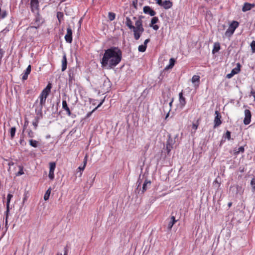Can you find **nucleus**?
I'll use <instances>...</instances> for the list:
<instances>
[{
	"instance_id": "nucleus-52",
	"label": "nucleus",
	"mask_w": 255,
	"mask_h": 255,
	"mask_svg": "<svg viewBox=\"0 0 255 255\" xmlns=\"http://www.w3.org/2000/svg\"><path fill=\"white\" fill-rule=\"evenodd\" d=\"M64 255H67V250L65 249V252Z\"/></svg>"
},
{
	"instance_id": "nucleus-51",
	"label": "nucleus",
	"mask_w": 255,
	"mask_h": 255,
	"mask_svg": "<svg viewBox=\"0 0 255 255\" xmlns=\"http://www.w3.org/2000/svg\"><path fill=\"white\" fill-rule=\"evenodd\" d=\"M137 183L138 184L137 187H138L141 184V182H140L139 180H138Z\"/></svg>"
},
{
	"instance_id": "nucleus-43",
	"label": "nucleus",
	"mask_w": 255,
	"mask_h": 255,
	"mask_svg": "<svg viewBox=\"0 0 255 255\" xmlns=\"http://www.w3.org/2000/svg\"><path fill=\"white\" fill-rule=\"evenodd\" d=\"M198 127V124H193V125H192V129H194L195 131L197 129Z\"/></svg>"
},
{
	"instance_id": "nucleus-5",
	"label": "nucleus",
	"mask_w": 255,
	"mask_h": 255,
	"mask_svg": "<svg viewBox=\"0 0 255 255\" xmlns=\"http://www.w3.org/2000/svg\"><path fill=\"white\" fill-rule=\"evenodd\" d=\"M239 23L236 21H233L230 25L229 28L225 32L227 36H231L234 32L236 29L238 27Z\"/></svg>"
},
{
	"instance_id": "nucleus-27",
	"label": "nucleus",
	"mask_w": 255,
	"mask_h": 255,
	"mask_svg": "<svg viewBox=\"0 0 255 255\" xmlns=\"http://www.w3.org/2000/svg\"><path fill=\"white\" fill-rule=\"evenodd\" d=\"M29 142V144L33 147H37L38 145V142L35 140L30 139Z\"/></svg>"
},
{
	"instance_id": "nucleus-26",
	"label": "nucleus",
	"mask_w": 255,
	"mask_h": 255,
	"mask_svg": "<svg viewBox=\"0 0 255 255\" xmlns=\"http://www.w3.org/2000/svg\"><path fill=\"white\" fill-rule=\"evenodd\" d=\"M51 188H49L46 192H45L44 195V200L46 201L48 200L50 193H51Z\"/></svg>"
},
{
	"instance_id": "nucleus-10",
	"label": "nucleus",
	"mask_w": 255,
	"mask_h": 255,
	"mask_svg": "<svg viewBox=\"0 0 255 255\" xmlns=\"http://www.w3.org/2000/svg\"><path fill=\"white\" fill-rule=\"evenodd\" d=\"M143 10L144 13L148 14L150 16H154L156 12L152 10L149 6H145L143 7Z\"/></svg>"
},
{
	"instance_id": "nucleus-45",
	"label": "nucleus",
	"mask_w": 255,
	"mask_h": 255,
	"mask_svg": "<svg viewBox=\"0 0 255 255\" xmlns=\"http://www.w3.org/2000/svg\"><path fill=\"white\" fill-rule=\"evenodd\" d=\"M104 100H102L100 103V104L98 105V106L97 107L95 108V109L93 111H95V110L97 109L99 107H100L103 103Z\"/></svg>"
},
{
	"instance_id": "nucleus-46",
	"label": "nucleus",
	"mask_w": 255,
	"mask_h": 255,
	"mask_svg": "<svg viewBox=\"0 0 255 255\" xmlns=\"http://www.w3.org/2000/svg\"><path fill=\"white\" fill-rule=\"evenodd\" d=\"M163 2L161 0H156V3H157L159 5L162 6Z\"/></svg>"
},
{
	"instance_id": "nucleus-40",
	"label": "nucleus",
	"mask_w": 255,
	"mask_h": 255,
	"mask_svg": "<svg viewBox=\"0 0 255 255\" xmlns=\"http://www.w3.org/2000/svg\"><path fill=\"white\" fill-rule=\"evenodd\" d=\"M48 176L51 180H53L54 178V172L49 171Z\"/></svg>"
},
{
	"instance_id": "nucleus-18",
	"label": "nucleus",
	"mask_w": 255,
	"mask_h": 255,
	"mask_svg": "<svg viewBox=\"0 0 255 255\" xmlns=\"http://www.w3.org/2000/svg\"><path fill=\"white\" fill-rule=\"evenodd\" d=\"M67 68V59L66 55L64 54L63 56V58L62 60V71H64L66 70Z\"/></svg>"
},
{
	"instance_id": "nucleus-28",
	"label": "nucleus",
	"mask_w": 255,
	"mask_h": 255,
	"mask_svg": "<svg viewBox=\"0 0 255 255\" xmlns=\"http://www.w3.org/2000/svg\"><path fill=\"white\" fill-rule=\"evenodd\" d=\"M13 195L10 193L8 194L6 198V207H7V209L9 208V204L10 202L11 199L12 198Z\"/></svg>"
},
{
	"instance_id": "nucleus-33",
	"label": "nucleus",
	"mask_w": 255,
	"mask_h": 255,
	"mask_svg": "<svg viewBox=\"0 0 255 255\" xmlns=\"http://www.w3.org/2000/svg\"><path fill=\"white\" fill-rule=\"evenodd\" d=\"M200 81V77L198 75H194L192 78V82L195 83L196 82L199 83Z\"/></svg>"
},
{
	"instance_id": "nucleus-6",
	"label": "nucleus",
	"mask_w": 255,
	"mask_h": 255,
	"mask_svg": "<svg viewBox=\"0 0 255 255\" xmlns=\"http://www.w3.org/2000/svg\"><path fill=\"white\" fill-rule=\"evenodd\" d=\"M215 117L214 119V128H216L218 127H219L221 124L222 122L221 120V116L220 115V113L218 111H216L215 112Z\"/></svg>"
},
{
	"instance_id": "nucleus-25",
	"label": "nucleus",
	"mask_w": 255,
	"mask_h": 255,
	"mask_svg": "<svg viewBox=\"0 0 255 255\" xmlns=\"http://www.w3.org/2000/svg\"><path fill=\"white\" fill-rule=\"evenodd\" d=\"M175 61L174 58H170L169 60V64L166 67V69H171L174 65Z\"/></svg>"
},
{
	"instance_id": "nucleus-7",
	"label": "nucleus",
	"mask_w": 255,
	"mask_h": 255,
	"mask_svg": "<svg viewBox=\"0 0 255 255\" xmlns=\"http://www.w3.org/2000/svg\"><path fill=\"white\" fill-rule=\"evenodd\" d=\"M245 118L244 120V123L245 125H249L251 121V113L249 110L246 109L245 110Z\"/></svg>"
},
{
	"instance_id": "nucleus-22",
	"label": "nucleus",
	"mask_w": 255,
	"mask_h": 255,
	"mask_svg": "<svg viewBox=\"0 0 255 255\" xmlns=\"http://www.w3.org/2000/svg\"><path fill=\"white\" fill-rule=\"evenodd\" d=\"M220 49V45L218 42L215 43L214 44L213 49L212 50V53L213 54L218 52Z\"/></svg>"
},
{
	"instance_id": "nucleus-50",
	"label": "nucleus",
	"mask_w": 255,
	"mask_h": 255,
	"mask_svg": "<svg viewBox=\"0 0 255 255\" xmlns=\"http://www.w3.org/2000/svg\"><path fill=\"white\" fill-rule=\"evenodd\" d=\"M149 41H150L149 39H146L144 42L143 45L147 46V44L149 42Z\"/></svg>"
},
{
	"instance_id": "nucleus-34",
	"label": "nucleus",
	"mask_w": 255,
	"mask_h": 255,
	"mask_svg": "<svg viewBox=\"0 0 255 255\" xmlns=\"http://www.w3.org/2000/svg\"><path fill=\"white\" fill-rule=\"evenodd\" d=\"M147 46H145V45L142 44L138 46V50L139 52H143L146 50Z\"/></svg>"
},
{
	"instance_id": "nucleus-17",
	"label": "nucleus",
	"mask_w": 255,
	"mask_h": 255,
	"mask_svg": "<svg viewBox=\"0 0 255 255\" xmlns=\"http://www.w3.org/2000/svg\"><path fill=\"white\" fill-rule=\"evenodd\" d=\"M172 6V2L169 0H165L163 2L162 6L165 9H168L171 8Z\"/></svg>"
},
{
	"instance_id": "nucleus-39",
	"label": "nucleus",
	"mask_w": 255,
	"mask_h": 255,
	"mask_svg": "<svg viewBox=\"0 0 255 255\" xmlns=\"http://www.w3.org/2000/svg\"><path fill=\"white\" fill-rule=\"evenodd\" d=\"M38 119H35V120L34 121H33L32 122V125H33V126L34 127V128L35 129H36L37 128V127L38 126Z\"/></svg>"
},
{
	"instance_id": "nucleus-2",
	"label": "nucleus",
	"mask_w": 255,
	"mask_h": 255,
	"mask_svg": "<svg viewBox=\"0 0 255 255\" xmlns=\"http://www.w3.org/2000/svg\"><path fill=\"white\" fill-rule=\"evenodd\" d=\"M126 24L130 29H132L134 39L135 40H138L141 34L144 31L142 20L141 19L136 20L135 22V26H133V23L130 18L127 17Z\"/></svg>"
},
{
	"instance_id": "nucleus-21",
	"label": "nucleus",
	"mask_w": 255,
	"mask_h": 255,
	"mask_svg": "<svg viewBox=\"0 0 255 255\" xmlns=\"http://www.w3.org/2000/svg\"><path fill=\"white\" fill-rule=\"evenodd\" d=\"M177 222V220H175V218L174 216H172L171 217V220L168 224V229H171L174 224Z\"/></svg>"
},
{
	"instance_id": "nucleus-59",
	"label": "nucleus",
	"mask_w": 255,
	"mask_h": 255,
	"mask_svg": "<svg viewBox=\"0 0 255 255\" xmlns=\"http://www.w3.org/2000/svg\"><path fill=\"white\" fill-rule=\"evenodd\" d=\"M168 114L166 115V118H167L168 117Z\"/></svg>"
},
{
	"instance_id": "nucleus-36",
	"label": "nucleus",
	"mask_w": 255,
	"mask_h": 255,
	"mask_svg": "<svg viewBox=\"0 0 255 255\" xmlns=\"http://www.w3.org/2000/svg\"><path fill=\"white\" fill-rule=\"evenodd\" d=\"M251 47L253 53L255 52V41H253L251 43Z\"/></svg>"
},
{
	"instance_id": "nucleus-38",
	"label": "nucleus",
	"mask_w": 255,
	"mask_h": 255,
	"mask_svg": "<svg viewBox=\"0 0 255 255\" xmlns=\"http://www.w3.org/2000/svg\"><path fill=\"white\" fill-rule=\"evenodd\" d=\"M19 171L16 173L17 176H20L24 174V172L23 171V168L22 167L19 166Z\"/></svg>"
},
{
	"instance_id": "nucleus-23",
	"label": "nucleus",
	"mask_w": 255,
	"mask_h": 255,
	"mask_svg": "<svg viewBox=\"0 0 255 255\" xmlns=\"http://www.w3.org/2000/svg\"><path fill=\"white\" fill-rule=\"evenodd\" d=\"M240 67L241 65L238 63L237 64V66L233 69L231 72L234 75L237 74L240 71Z\"/></svg>"
},
{
	"instance_id": "nucleus-35",
	"label": "nucleus",
	"mask_w": 255,
	"mask_h": 255,
	"mask_svg": "<svg viewBox=\"0 0 255 255\" xmlns=\"http://www.w3.org/2000/svg\"><path fill=\"white\" fill-rule=\"evenodd\" d=\"M116 15L113 12H109L108 14V18L111 20L112 21L115 18Z\"/></svg>"
},
{
	"instance_id": "nucleus-24",
	"label": "nucleus",
	"mask_w": 255,
	"mask_h": 255,
	"mask_svg": "<svg viewBox=\"0 0 255 255\" xmlns=\"http://www.w3.org/2000/svg\"><path fill=\"white\" fill-rule=\"evenodd\" d=\"M86 164H87V157H85V159H84V161L83 162V166H79L78 168V169H77V170H78V171H79L80 172V175H82L81 171H83L84 170Z\"/></svg>"
},
{
	"instance_id": "nucleus-30",
	"label": "nucleus",
	"mask_w": 255,
	"mask_h": 255,
	"mask_svg": "<svg viewBox=\"0 0 255 255\" xmlns=\"http://www.w3.org/2000/svg\"><path fill=\"white\" fill-rule=\"evenodd\" d=\"M9 208H8V210L7 209V207H6V210L5 212V228L6 229H7V228H8V226H7V220H8V214H9Z\"/></svg>"
},
{
	"instance_id": "nucleus-44",
	"label": "nucleus",
	"mask_w": 255,
	"mask_h": 255,
	"mask_svg": "<svg viewBox=\"0 0 255 255\" xmlns=\"http://www.w3.org/2000/svg\"><path fill=\"white\" fill-rule=\"evenodd\" d=\"M251 185H252V186L253 188L255 189V180L254 179L252 180V181H251Z\"/></svg>"
},
{
	"instance_id": "nucleus-32",
	"label": "nucleus",
	"mask_w": 255,
	"mask_h": 255,
	"mask_svg": "<svg viewBox=\"0 0 255 255\" xmlns=\"http://www.w3.org/2000/svg\"><path fill=\"white\" fill-rule=\"evenodd\" d=\"M15 131H16V128L15 127H12L10 129V138L11 139H13L15 136Z\"/></svg>"
},
{
	"instance_id": "nucleus-54",
	"label": "nucleus",
	"mask_w": 255,
	"mask_h": 255,
	"mask_svg": "<svg viewBox=\"0 0 255 255\" xmlns=\"http://www.w3.org/2000/svg\"><path fill=\"white\" fill-rule=\"evenodd\" d=\"M231 205H232V203H231V202H230V203H228V206H229V207H231Z\"/></svg>"
},
{
	"instance_id": "nucleus-55",
	"label": "nucleus",
	"mask_w": 255,
	"mask_h": 255,
	"mask_svg": "<svg viewBox=\"0 0 255 255\" xmlns=\"http://www.w3.org/2000/svg\"><path fill=\"white\" fill-rule=\"evenodd\" d=\"M56 255H62L61 253H58Z\"/></svg>"
},
{
	"instance_id": "nucleus-1",
	"label": "nucleus",
	"mask_w": 255,
	"mask_h": 255,
	"mask_svg": "<svg viewBox=\"0 0 255 255\" xmlns=\"http://www.w3.org/2000/svg\"><path fill=\"white\" fill-rule=\"evenodd\" d=\"M122 58V51L117 47H112L105 51L101 60L103 68L111 69L116 67Z\"/></svg>"
},
{
	"instance_id": "nucleus-48",
	"label": "nucleus",
	"mask_w": 255,
	"mask_h": 255,
	"mask_svg": "<svg viewBox=\"0 0 255 255\" xmlns=\"http://www.w3.org/2000/svg\"><path fill=\"white\" fill-rule=\"evenodd\" d=\"M251 94L254 97V101H255V91L254 90H252L251 92Z\"/></svg>"
},
{
	"instance_id": "nucleus-29",
	"label": "nucleus",
	"mask_w": 255,
	"mask_h": 255,
	"mask_svg": "<svg viewBox=\"0 0 255 255\" xmlns=\"http://www.w3.org/2000/svg\"><path fill=\"white\" fill-rule=\"evenodd\" d=\"M13 195L10 193L8 194L6 198V207H7V209L9 208V204L10 202L11 199L12 198Z\"/></svg>"
},
{
	"instance_id": "nucleus-37",
	"label": "nucleus",
	"mask_w": 255,
	"mask_h": 255,
	"mask_svg": "<svg viewBox=\"0 0 255 255\" xmlns=\"http://www.w3.org/2000/svg\"><path fill=\"white\" fill-rule=\"evenodd\" d=\"M28 136L32 138L34 136V133L30 129L28 130Z\"/></svg>"
},
{
	"instance_id": "nucleus-16",
	"label": "nucleus",
	"mask_w": 255,
	"mask_h": 255,
	"mask_svg": "<svg viewBox=\"0 0 255 255\" xmlns=\"http://www.w3.org/2000/svg\"><path fill=\"white\" fill-rule=\"evenodd\" d=\"M31 72V66L29 65L27 67L24 74L23 75L22 77V79L23 80H25L28 78V75L30 74Z\"/></svg>"
},
{
	"instance_id": "nucleus-42",
	"label": "nucleus",
	"mask_w": 255,
	"mask_h": 255,
	"mask_svg": "<svg viewBox=\"0 0 255 255\" xmlns=\"http://www.w3.org/2000/svg\"><path fill=\"white\" fill-rule=\"evenodd\" d=\"M225 137L229 140L231 139V132L229 131H227L225 134Z\"/></svg>"
},
{
	"instance_id": "nucleus-9",
	"label": "nucleus",
	"mask_w": 255,
	"mask_h": 255,
	"mask_svg": "<svg viewBox=\"0 0 255 255\" xmlns=\"http://www.w3.org/2000/svg\"><path fill=\"white\" fill-rule=\"evenodd\" d=\"M65 39L66 42L69 43L72 41V30L69 26L67 28V33L65 36Z\"/></svg>"
},
{
	"instance_id": "nucleus-58",
	"label": "nucleus",
	"mask_w": 255,
	"mask_h": 255,
	"mask_svg": "<svg viewBox=\"0 0 255 255\" xmlns=\"http://www.w3.org/2000/svg\"><path fill=\"white\" fill-rule=\"evenodd\" d=\"M22 141H23L22 139H20V142L21 143L22 142Z\"/></svg>"
},
{
	"instance_id": "nucleus-8",
	"label": "nucleus",
	"mask_w": 255,
	"mask_h": 255,
	"mask_svg": "<svg viewBox=\"0 0 255 255\" xmlns=\"http://www.w3.org/2000/svg\"><path fill=\"white\" fill-rule=\"evenodd\" d=\"M41 0H30V8L32 12L39 10V2Z\"/></svg>"
},
{
	"instance_id": "nucleus-57",
	"label": "nucleus",
	"mask_w": 255,
	"mask_h": 255,
	"mask_svg": "<svg viewBox=\"0 0 255 255\" xmlns=\"http://www.w3.org/2000/svg\"><path fill=\"white\" fill-rule=\"evenodd\" d=\"M91 113H89V114H88V115H87V116H89L91 115Z\"/></svg>"
},
{
	"instance_id": "nucleus-15",
	"label": "nucleus",
	"mask_w": 255,
	"mask_h": 255,
	"mask_svg": "<svg viewBox=\"0 0 255 255\" xmlns=\"http://www.w3.org/2000/svg\"><path fill=\"white\" fill-rule=\"evenodd\" d=\"M62 108L64 110L66 111L67 112V115L69 116H70L71 115V113L70 112V110L69 108V107L67 106V102L66 100H63L62 101Z\"/></svg>"
},
{
	"instance_id": "nucleus-20",
	"label": "nucleus",
	"mask_w": 255,
	"mask_h": 255,
	"mask_svg": "<svg viewBox=\"0 0 255 255\" xmlns=\"http://www.w3.org/2000/svg\"><path fill=\"white\" fill-rule=\"evenodd\" d=\"M245 151L244 147L243 146H241L239 148H235L233 151L234 154L235 155H238L240 152L243 153Z\"/></svg>"
},
{
	"instance_id": "nucleus-31",
	"label": "nucleus",
	"mask_w": 255,
	"mask_h": 255,
	"mask_svg": "<svg viewBox=\"0 0 255 255\" xmlns=\"http://www.w3.org/2000/svg\"><path fill=\"white\" fill-rule=\"evenodd\" d=\"M49 171L54 172L56 167V164L54 162H50L49 163Z\"/></svg>"
},
{
	"instance_id": "nucleus-41",
	"label": "nucleus",
	"mask_w": 255,
	"mask_h": 255,
	"mask_svg": "<svg viewBox=\"0 0 255 255\" xmlns=\"http://www.w3.org/2000/svg\"><path fill=\"white\" fill-rule=\"evenodd\" d=\"M9 31V30L7 28H5L3 30H2L0 32V36H2V35L5 34L6 33H7L8 31Z\"/></svg>"
},
{
	"instance_id": "nucleus-53",
	"label": "nucleus",
	"mask_w": 255,
	"mask_h": 255,
	"mask_svg": "<svg viewBox=\"0 0 255 255\" xmlns=\"http://www.w3.org/2000/svg\"><path fill=\"white\" fill-rule=\"evenodd\" d=\"M173 102V100L169 103V105L171 107Z\"/></svg>"
},
{
	"instance_id": "nucleus-47",
	"label": "nucleus",
	"mask_w": 255,
	"mask_h": 255,
	"mask_svg": "<svg viewBox=\"0 0 255 255\" xmlns=\"http://www.w3.org/2000/svg\"><path fill=\"white\" fill-rule=\"evenodd\" d=\"M234 75V74H233L232 73V72H231L230 74H228L227 75V77L228 78H232L233 76Z\"/></svg>"
},
{
	"instance_id": "nucleus-19",
	"label": "nucleus",
	"mask_w": 255,
	"mask_h": 255,
	"mask_svg": "<svg viewBox=\"0 0 255 255\" xmlns=\"http://www.w3.org/2000/svg\"><path fill=\"white\" fill-rule=\"evenodd\" d=\"M254 6V4H251L249 3H245L242 8L243 11H247L250 10Z\"/></svg>"
},
{
	"instance_id": "nucleus-49",
	"label": "nucleus",
	"mask_w": 255,
	"mask_h": 255,
	"mask_svg": "<svg viewBox=\"0 0 255 255\" xmlns=\"http://www.w3.org/2000/svg\"><path fill=\"white\" fill-rule=\"evenodd\" d=\"M27 198V195H26V194H24V197L23 198V203L26 201Z\"/></svg>"
},
{
	"instance_id": "nucleus-14",
	"label": "nucleus",
	"mask_w": 255,
	"mask_h": 255,
	"mask_svg": "<svg viewBox=\"0 0 255 255\" xmlns=\"http://www.w3.org/2000/svg\"><path fill=\"white\" fill-rule=\"evenodd\" d=\"M179 103L182 108L184 107L186 105L185 98L183 96V93L181 92L179 94Z\"/></svg>"
},
{
	"instance_id": "nucleus-4",
	"label": "nucleus",
	"mask_w": 255,
	"mask_h": 255,
	"mask_svg": "<svg viewBox=\"0 0 255 255\" xmlns=\"http://www.w3.org/2000/svg\"><path fill=\"white\" fill-rule=\"evenodd\" d=\"M51 88V85L49 83L46 88H45L42 91L39 96L40 99V104L41 107H43L45 103L46 99L50 93V90Z\"/></svg>"
},
{
	"instance_id": "nucleus-12",
	"label": "nucleus",
	"mask_w": 255,
	"mask_h": 255,
	"mask_svg": "<svg viewBox=\"0 0 255 255\" xmlns=\"http://www.w3.org/2000/svg\"><path fill=\"white\" fill-rule=\"evenodd\" d=\"M173 141L172 139H169L166 143V150H167V154H169L170 151L173 148Z\"/></svg>"
},
{
	"instance_id": "nucleus-56",
	"label": "nucleus",
	"mask_w": 255,
	"mask_h": 255,
	"mask_svg": "<svg viewBox=\"0 0 255 255\" xmlns=\"http://www.w3.org/2000/svg\"><path fill=\"white\" fill-rule=\"evenodd\" d=\"M133 19H134V20H135V19H136V18L135 17H134H134H133Z\"/></svg>"
},
{
	"instance_id": "nucleus-11",
	"label": "nucleus",
	"mask_w": 255,
	"mask_h": 255,
	"mask_svg": "<svg viewBox=\"0 0 255 255\" xmlns=\"http://www.w3.org/2000/svg\"><path fill=\"white\" fill-rule=\"evenodd\" d=\"M158 21V18L157 17H153L152 18L151 20V23L149 24L150 27H152L153 29L155 30H157L159 28V26L157 25H154L155 23H157Z\"/></svg>"
},
{
	"instance_id": "nucleus-3",
	"label": "nucleus",
	"mask_w": 255,
	"mask_h": 255,
	"mask_svg": "<svg viewBox=\"0 0 255 255\" xmlns=\"http://www.w3.org/2000/svg\"><path fill=\"white\" fill-rule=\"evenodd\" d=\"M35 18L31 22L30 26L27 28V30L33 32L35 35L38 34L37 28H39L44 22V20L39 13V10H36L35 12Z\"/></svg>"
},
{
	"instance_id": "nucleus-13",
	"label": "nucleus",
	"mask_w": 255,
	"mask_h": 255,
	"mask_svg": "<svg viewBox=\"0 0 255 255\" xmlns=\"http://www.w3.org/2000/svg\"><path fill=\"white\" fill-rule=\"evenodd\" d=\"M151 185V181L150 180H145L142 185V193H143L145 191L149 188Z\"/></svg>"
}]
</instances>
